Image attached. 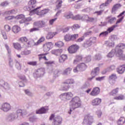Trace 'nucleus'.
I'll list each match as a JSON object with an SVG mask.
<instances>
[{"mask_svg": "<svg viewBox=\"0 0 125 125\" xmlns=\"http://www.w3.org/2000/svg\"><path fill=\"white\" fill-rule=\"evenodd\" d=\"M81 105L82 101H81V99L78 96L74 97L69 102L70 112H72L75 109H77V108L81 107Z\"/></svg>", "mask_w": 125, "mask_h": 125, "instance_id": "nucleus-1", "label": "nucleus"}, {"mask_svg": "<svg viewBox=\"0 0 125 125\" xmlns=\"http://www.w3.org/2000/svg\"><path fill=\"white\" fill-rule=\"evenodd\" d=\"M125 45L124 43L119 44L116 47V56L119 57L121 60H125V54H123L124 51L122 49H125Z\"/></svg>", "mask_w": 125, "mask_h": 125, "instance_id": "nucleus-2", "label": "nucleus"}, {"mask_svg": "<svg viewBox=\"0 0 125 125\" xmlns=\"http://www.w3.org/2000/svg\"><path fill=\"white\" fill-rule=\"evenodd\" d=\"M41 7H38L36 9L32 8L31 10L27 11H30V15H32V13H36V14H37V15H40V16H42V15H44V14H46V13H48V11H49V10H48V9H45L40 11H39V9H40Z\"/></svg>", "mask_w": 125, "mask_h": 125, "instance_id": "nucleus-3", "label": "nucleus"}, {"mask_svg": "<svg viewBox=\"0 0 125 125\" xmlns=\"http://www.w3.org/2000/svg\"><path fill=\"white\" fill-rule=\"evenodd\" d=\"M75 83V81L73 79H68L65 81V82H62V89L61 90H64L67 91L70 88V85H67L65 86V84H74Z\"/></svg>", "mask_w": 125, "mask_h": 125, "instance_id": "nucleus-4", "label": "nucleus"}, {"mask_svg": "<svg viewBox=\"0 0 125 125\" xmlns=\"http://www.w3.org/2000/svg\"><path fill=\"white\" fill-rule=\"evenodd\" d=\"M50 121H53L52 125H60L62 124V118L60 116L55 117V114H51L49 117Z\"/></svg>", "mask_w": 125, "mask_h": 125, "instance_id": "nucleus-5", "label": "nucleus"}, {"mask_svg": "<svg viewBox=\"0 0 125 125\" xmlns=\"http://www.w3.org/2000/svg\"><path fill=\"white\" fill-rule=\"evenodd\" d=\"M94 119L93 117L87 115L84 116V120L83 121V125H90L93 123Z\"/></svg>", "mask_w": 125, "mask_h": 125, "instance_id": "nucleus-6", "label": "nucleus"}, {"mask_svg": "<svg viewBox=\"0 0 125 125\" xmlns=\"http://www.w3.org/2000/svg\"><path fill=\"white\" fill-rule=\"evenodd\" d=\"M36 3L37 0H29L28 2V4H29V6H24L23 9L24 10H32V8H35V7H36L35 4H36Z\"/></svg>", "mask_w": 125, "mask_h": 125, "instance_id": "nucleus-7", "label": "nucleus"}, {"mask_svg": "<svg viewBox=\"0 0 125 125\" xmlns=\"http://www.w3.org/2000/svg\"><path fill=\"white\" fill-rule=\"evenodd\" d=\"M52 47H53V43H52V42H49L45 43L43 45V51L44 52H45V53H47Z\"/></svg>", "mask_w": 125, "mask_h": 125, "instance_id": "nucleus-8", "label": "nucleus"}, {"mask_svg": "<svg viewBox=\"0 0 125 125\" xmlns=\"http://www.w3.org/2000/svg\"><path fill=\"white\" fill-rule=\"evenodd\" d=\"M79 48L80 47L79 45L77 44H73L69 47L68 50L69 53L73 54L74 53H76Z\"/></svg>", "mask_w": 125, "mask_h": 125, "instance_id": "nucleus-9", "label": "nucleus"}, {"mask_svg": "<svg viewBox=\"0 0 125 125\" xmlns=\"http://www.w3.org/2000/svg\"><path fill=\"white\" fill-rule=\"evenodd\" d=\"M118 79V76H117V74H112L109 76L108 78V82L109 83L113 85L116 82V80Z\"/></svg>", "mask_w": 125, "mask_h": 125, "instance_id": "nucleus-10", "label": "nucleus"}, {"mask_svg": "<svg viewBox=\"0 0 125 125\" xmlns=\"http://www.w3.org/2000/svg\"><path fill=\"white\" fill-rule=\"evenodd\" d=\"M34 27H38L39 29L40 28H43L45 27V22L43 21H35L33 23Z\"/></svg>", "mask_w": 125, "mask_h": 125, "instance_id": "nucleus-11", "label": "nucleus"}, {"mask_svg": "<svg viewBox=\"0 0 125 125\" xmlns=\"http://www.w3.org/2000/svg\"><path fill=\"white\" fill-rule=\"evenodd\" d=\"M99 93H100V88L96 87L93 89L90 93V95H91L92 96H97Z\"/></svg>", "mask_w": 125, "mask_h": 125, "instance_id": "nucleus-12", "label": "nucleus"}, {"mask_svg": "<svg viewBox=\"0 0 125 125\" xmlns=\"http://www.w3.org/2000/svg\"><path fill=\"white\" fill-rule=\"evenodd\" d=\"M2 109L4 112H8L11 109V106L9 104L5 103L2 104Z\"/></svg>", "mask_w": 125, "mask_h": 125, "instance_id": "nucleus-13", "label": "nucleus"}, {"mask_svg": "<svg viewBox=\"0 0 125 125\" xmlns=\"http://www.w3.org/2000/svg\"><path fill=\"white\" fill-rule=\"evenodd\" d=\"M102 102V100H101V99L98 98H95L92 100V105H93V106H98V105H100Z\"/></svg>", "mask_w": 125, "mask_h": 125, "instance_id": "nucleus-14", "label": "nucleus"}, {"mask_svg": "<svg viewBox=\"0 0 125 125\" xmlns=\"http://www.w3.org/2000/svg\"><path fill=\"white\" fill-rule=\"evenodd\" d=\"M117 71L118 74H124L125 71V65L119 66L117 69Z\"/></svg>", "mask_w": 125, "mask_h": 125, "instance_id": "nucleus-15", "label": "nucleus"}, {"mask_svg": "<svg viewBox=\"0 0 125 125\" xmlns=\"http://www.w3.org/2000/svg\"><path fill=\"white\" fill-rule=\"evenodd\" d=\"M122 7V4L120 3L115 4L113 5L112 8V13H114L119 9V8H121Z\"/></svg>", "mask_w": 125, "mask_h": 125, "instance_id": "nucleus-16", "label": "nucleus"}, {"mask_svg": "<svg viewBox=\"0 0 125 125\" xmlns=\"http://www.w3.org/2000/svg\"><path fill=\"white\" fill-rule=\"evenodd\" d=\"M62 52H63V50L62 49H54L51 51V53H52V54H54L55 55H59V54H61Z\"/></svg>", "mask_w": 125, "mask_h": 125, "instance_id": "nucleus-17", "label": "nucleus"}, {"mask_svg": "<svg viewBox=\"0 0 125 125\" xmlns=\"http://www.w3.org/2000/svg\"><path fill=\"white\" fill-rule=\"evenodd\" d=\"M58 34V32H49L46 36L47 40H50L53 38V37L56 36Z\"/></svg>", "mask_w": 125, "mask_h": 125, "instance_id": "nucleus-18", "label": "nucleus"}, {"mask_svg": "<svg viewBox=\"0 0 125 125\" xmlns=\"http://www.w3.org/2000/svg\"><path fill=\"white\" fill-rule=\"evenodd\" d=\"M81 65L83 66H80L81 65H78L74 69H73V71L74 72V73H78V72L79 71V69H83V68H84L86 66V65H85V64L84 63H82L81 64Z\"/></svg>", "mask_w": 125, "mask_h": 125, "instance_id": "nucleus-19", "label": "nucleus"}, {"mask_svg": "<svg viewBox=\"0 0 125 125\" xmlns=\"http://www.w3.org/2000/svg\"><path fill=\"white\" fill-rule=\"evenodd\" d=\"M83 60V56L81 55H77L76 59L73 62V64H76L78 62H81Z\"/></svg>", "mask_w": 125, "mask_h": 125, "instance_id": "nucleus-20", "label": "nucleus"}, {"mask_svg": "<svg viewBox=\"0 0 125 125\" xmlns=\"http://www.w3.org/2000/svg\"><path fill=\"white\" fill-rule=\"evenodd\" d=\"M48 110V108L42 107L39 110H36V114H45Z\"/></svg>", "mask_w": 125, "mask_h": 125, "instance_id": "nucleus-21", "label": "nucleus"}, {"mask_svg": "<svg viewBox=\"0 0 125 125\" xmlns=\"http://www.w3.org/2000/svg\"><path fill=\"white\" fill-rule=\"evenodd\" d=\"M63 95L65 96L66 100H70L74 96V94H73L72 92H67L64 93Z\"/></svg>", "mask_w": 125, "mask_h": 125, "instance_id": "nucleus-22", "label": "nucleus"}, {"mask_svg": "<svg viewBox=\"0 0 125 125\" xmlns=\"http://www.w3.org/2000/svg\"><path fill=\"white\" fill-rule=\"evenodd\" d=\"M12 30L14 34H17L18 33H19L20 31H21V28L20 27L17 25H15L12 27Z\"/></svg>", "mask_w": 125, "mask_h": 125, "instance_id": "nucleus-23", "label": "nucleus"}, {"mask_svg": "<svg viewBox=\"0 0 125 125\" xmlns=\"http://www.w3.org/2000/svg\"><path fill=\"white\" fill-rule=\"evenodd\" d=\"M13 45L14 48L17 50H21V49H22L21 44L19 43V42L13 43Z\"/></svg>", "mask_w": 125, "mask_h": 125, "instance_id": "nucleus-24", "label": "nucleus"}, {"mask_svg": "<svg viewBox=\"0 0 125 125\" xmlns=\"http://www.w3.org/2000/svg\"><path fill=\"white\" fill-rule=\"evenodd\" d=\"M24 18H25V16L23 15H20L17 17V19H18V20H20L19 21L20 24H23V23H24Z\"/></svg>", "mask_w": 125, "mask_h": 125, "instance_id": "nucleus-25", "label": "nucleus"}, {"mask_svg": "<svg viewBox=\"0 0 125 125\" xmlns=\"http://www.w3.org/2000/svg\"><path fill=\"white\" fill-rule=\"evenodd\" d=\"M48 54V53H45L44 54H39L38 55L39 57V60H42V59H44V60H45V61H48V59H47V58H46V57L45 56V55H47Z\"/></svg>", "mask_w": 125, "mask_h": 125, "instance_id": "nucleus-26", "label": "nucleus"}, {"mask_svg": "<svg viewBox=\"0 0 125 125\" xmlns=\"http://www.w3.org/2000/svg\"><path fill=\"white\" fill-rule=\"evenodd\" d=\"M100 69H99V67H95L94 69H93L91 72V75L92 76H94L96 77V76H97V73H99Z\"/></svg>", "mask_w": 125, "mask_h": 125, "instance_id": "nucleus-27", "label": "nucleus"}, {"mask_svg": "<svg viewBox=\"0 0 125 125\" xmlns=\"http://www.w3.org/2000/svg\"><path fill=\"white\" fill-rule=\"evenodd\" d=\"M118 93H119V88H116L115 89H113L109 93V95H110L111 96H114V95H116V94Z\"/></svg>", "mask_w": 125, "mask_h": 125, "instance_id": "nucleus-28", "label": "nucleus"}, {"mask_svg": "<svg viewBox=\"0 0 125 125\" xmlns=\"http://www.w3.org/2000/svg\"><path fill=\"white\" fill-rule=\"evenodd\" d=\"M119 25H112V26L108 27L106 30V31L107 32V33L108 34H110V33H112V32H113V31H114V30H115V28H117V27H118Z\"/></svg>", "mask_w": 125, "mask_h": 125, "instance_id": "nucleus-29", "label": "nucleus"}, {"mask_svg": "<svg viewBox=\"0 0 125 125\" xmlns=\"http://www.w3.org/2000/svg\"><path fill=\"white\" fill-rule=\"evenodd\" d=\"M125 123V118L124 117H120L119 120L117 121V124L118 125H123Z\"/></svg>", "mask_w": 125, "mask_h": 125, "instance_id": "nucleus-30", "label": "nucleus"}, {"mask_svg": "<svg viewBox=\"0 0 125 125\" xmlns=\"http://www.w3.org/2000/svg\"><path fill=\"white\" fill-rule=\"evenodd\" d=\"M67 58H68V57L66 55H62L60 57L59 62H60V63H63Z\"/></svg>", "mask_w": 125, "mask_h": 125, "instance_id": "nucleus-31", "label": "nucleus"}, {"mask_svg": "<svg viewBox=\"0 0 125 125\" xmlns=\"http://www.w3.org/2000/svg\"><path fill=\"white\" fill-rule=\"evenodd\" d=\"M106 21H108V23H110V24H113L115 21H116V18H110V17H108L106 18Z\"/></svg>", "mask_w": 125, "mask_h": 125, "instance_id": "nucleus-32", "label": "nucleus"}, {"mask_svg": "<svg viewBox=\"0 0 125 125\" xmlns=\"http://www.w3.org/2000/svg\"><path fill=\"white\" fill-rule=\"evenodd\" d=\"M72 72V68L71 67H68L67 68L65 69L62 74L63 75H69L71 74V72Z\"/></svg>", "mask_w": 125, "mask_h": 125, "instance_id": "nucleus-33", "label": "nucleus"}, {"mask_svg": "<svg viewBox=\"0 0 125 125\" xmlns=\"http://www.w3.org/2000/svg\"><path fill=\"white\" fill-rule=\"evenodd\" d=\"M45 38L44 37H42L39 40L34 43V45H39V44H41L42 42H44Z\"/></svg>", "mask_w": 125, "mask_h": 125, "instance_id": "nucleus-34", "label": "nucleus"}, {"mask_svg": "<svg viewBox=\"0 0 125 125\" xmlns=\"http://www.w3.org/2000/svg\"><path fill=\"white\" fill-rule=\"evenodd\" d=\"M31 53L32 51L30 50L25 49L24 50V51L21 52V54L22 55H29V54H31Z\"/></svg>", "mask_w": 125, "mask_h": 125, "instance_id": "nucleus-35", "label": "nucleus"}, {"mask_svg": "<svg viewBox=\"0 0 125 125\" xmlns=\"http://www.w3.org/2000/svg\"><path fill=\"white\" fill-rule=\"evenodd\" d=\"M55 46L57 47H62V46H64V42L62 41H59L55 43Z\"/></svg>", "mask_w": 125, "mask_h": 125, "instance_id": "nucleus-36", "label": "nucleus"}, {"mask_svg": "<svg viewBox=\"0 0 125 125\" xmlns=\"http://www.w3.org/2000/svg\"><path fill=\"white\" fill-rule=\"evenodd\" d=\"M115 100H124L125 99V96L121 94L114 98Z\"/></svg>", "mask_w": 125, "mask_h": 125, "instance_id": "nucleus-37", "label": "nucleus"}, {"mask_svg": "<svg viewBox=\"0 0 125 125\" xmlns=\"http://www.w3.org/2000/svg\"><path fill=\"white\" fill-rule=\"evenodd\" d=\"M58 4L56 5V9H59L60 8H61V6H62V3H63V1H60L59 0H57L56 1Z\"/></svg>", "mask_w": 125, "mask_h": 125, "instance_id": "nucleus-38", "label": "nucleus"}, {"mask_svg": "<svg viewBox=\"0 0 125 125\" xmlns=\"http://www.w3.org/2000/svg\"><path fill=\"white\" fill-rule=\"evenodd\" d=\"M19 42H28V38L26 37L20 38L19 39Z\"/></svg>", "mask_w": 125, "mask_h": 125, "instance_id": "nucleus-39", "label": "nucleus"}, {"mask_svg": "<svg viewBox=\"0 0 125 125\" xmlns=\"http://www.w3.org/2000/svg\"><path fill=\"white\" fill-rule=\"evenodd\" d=\"M71 41L74 42V41H77V39L79 38V34H74L71 35Z\"/></svg>", "mask_w": 125, "mask_h": 125, "instance_id": "nucleus-40", "label": "nucleus"}, {"mask_svg": "<svg viewBox=\"0 0 125 125\" xmlns=\"http://www.w3.org/2000/svg\"><path fill=\"white\" fill-rule=\"evenodd\" d=\"M64 41H65V42H70V41H72L71 36V35H70V34H66L64 36Z\"/></svg>", "mask_w": 125, "mask_h": 125, "instance_id": "nucleus-41", "label": "nucleus"}, {"mask_svg": "<svg viewBox=\"0 0 125 125\" xmlns=\"http://www.w3.org/2000/svg\"><path fill=\"white\" fill-rule=\"evenodd\" d=\"M0 84L4 87V88H7V87H9L8 84L6 83H5L3 81H1L0 82Z\"/></svg>", "mask_w": 125, "mask_h": 125, "instance_id": "nucleus-42", "label": "nucleus"}, {"mask_svg": "<svg viewBox=\"0 0 125 125\" xmlns=\"http://www.w3.org/2000/svg\"><path fill=\"white\" fill-rule=\"evenodd\" d=\"M72 31H74V30H77L78 29H80V28H81V26H80V25L78 24H75L73 25H72L71 27Z\"/></svg>", "mask_w": 125, "mask_h": 125, "instance_id": "nucleus-43", "label": "nucleus"}, {"mask_svg": "<svg viewBox=\"0 0 125 125\" xmlns=\"http://www.w3.org/2000/svg\"><path fill=\"white\" fill-rule=\"evenodd\" d=\"M113 0H107L105 3L102 4L100 6V8H102V6H107V4H109V3H111Z\"/></svg>", "mask_w": 125, "mask_h": 125, "instance_id": "nucleus-44", "label": "nucleus"}, {"mask_svg": "<svg viewBox=\"0 0 125 125\" xmlns=\"http://www.w3.org/2000/svg\"><path fill=\"white\" fill-rule=\"evenodd\" d=\"M73 20H82V16L77 15L75 16L73 15L72 16Z\"/></svg>", "mask_w": 125, "mask_h": 125, "instance_id": "nucleus-45", "label": "nucleus"}, {"mask_svg": "<svg viewBox=\"0 0 125 125\" xmlns=\"http://www.w3.org/2000/svg\"><path fill=\"white\" fill-rule=\"evenodd\" d=\"M65 18L66 19H70V18H71V19H73V14L70 13L69 14H66L64 15Z\"/></svg>", "mask_w": 125, "mask_h": 125, "instance_id": "nucleus-46", "label": "nucleus"}, {"mask_svg": "<svg viewBox=\"0 0 125 125\" xmlns=\"http://www.w3.org/2000/svg\"><path fill=\"white\" fill-rule=\"evenodd\" d=\"M88 17L89 16L88 15H84L83 17H81V20H83V21H85V22H88Z\"/></svg>", "mask_w": 125, "mask_h": 125, "instance_id": "nucleus-47", "label": "nucleus"}, {"mask_svg": "<svg viewBox=\"0 0 125 125\" xmlns=\"http://www.w3.org/2000/svg\"><path fill=\"white\" fill-rule=\"evenodd\" d=\"M108 31H104L101 33L99 35V37H107V35H108Z\"/></svg>", "mask_w": 125, "mask_h": 125, "instance_id": "nucleus-48", "label": "nucleus"}, {"mask_svg": "<svg viewBox=\"0 0 125 125\" xmlns=\"http://www.w3.org/2000/svg\"><path fill=\"white\" fill-rule=\"evenodd\" d=\"M38 31H40V28L38 27H34V28H31L29 30V32L30 33H33V32H37Z\"/></svg>", "mask_w": 125, "mask_h": 125, "instance_id": "nucleus-49", "label": "nucleus"}, {"mask_svg": "<svg viewBox=\"0 0 125 125\" xmlns=\"http://www.w3.org/2000/svg\"><path fill=\"white\" fill-rule=\"evenodd\" d=\"M114 54H115V52L114 51V50H112L107 55V57H108L109 58H112V57H113V56H114Z\"/></svg>", "mask_w": 125, "mask_h": 125, "instance_id": "nucleus-50", "label": "nucleus"}, {"mask_svg": "<svg viewBox=\"0 0 125 125\" xmlns=\"http://www.w3.org/2000/svg\"><path fill=\"white\" fill-rule=\"evenodd\" d=\"M28 65H30L31 66H37L38 64V62H27Z\"/></svg>", "mask_w": 125, "mask_h": 125, "instance_id": "nucleus-51", "label": "nucleus"}, {"mask_svg": "<svg viewBox=\"0 0 125 125\" xmlns=\"http://www.w3.org/2000/svg\"><path fill=\"white\" fill-rule=\"evenodd\" d=\"M5 47L6 49L7 50L8 54H10L11 53V50L10 49V48H9V46H8L7 44H5Z\"/></svg>", "mask_w": 125, "mask_h": 125, "instance_id": "nucleus-52", "label": "nucleus"}, {"mask_svg": "<svg viewBox=\"0 0 125 125\" xmlns=\"http://www.w3.org/2000/svg\"><path fill=\"white\" fill-rule=\"evenodd\" d=\"M71 27L70 26H66L62 28V32L63 33H66L68 32L70 29Z\"/></svg>", "mask_w": 125, "mask_h": 125, "instance_id": "nucleus-53", "label": "nucleus"}, {"mask_svg": "<svg viewBox=\"0 0 125 125\" xmlns=\"http://www.w3.org/2000/svg\"><path fill=\"white\" fill-rule=\"evenodd\" d=\"M44 64L45 65H46V66H49V65H52V64H54V61L45 62Z\"/></svg>", "mask_w": 125, "mask_h": 125, "instance_id": "nucleus-54", "label": "nucleus"}, {"mask_svg": "<svg viewBox=\"0 0 125 125\" xmlns=\"http://www.w3.org/2000/svg\"><path fill=\"white\" fill-rule=\"evenodd\" d=\"M4 29H5V31H6V32H9V31H10V30H11V27H10V26H9V25L6 24V25H5V26H4Z\"/></svg>", "mask_w": 125, "mask_h": 125, "instance_id": "nucleus-55", "label": "nucleus"}, {"mask_svg": "<svg viewBox=\"0 0 125 125\" xmlns=\"http://www.w3.org/2000/svg\"><path fill=\"white\" fill-rule=\"evenodd\" d=\"M84 40V36H83L82 37L79 38L77 40H76V42H82Z\"/></svg>", "mask_w": 125, "mask_h": 125, "instance_id": "nucleus-56", "label": "nucleus"}, {"mask_svg": "<svg viewBox=\"0 0 125 125\" xmlns=\"http://www.w3.org/2000/svg\"><path fill=\"white\" fill-rule=\"evenodd\" d=\"M104 11V10H101L100 11H96V12H94V13L95 14H97L98 16H99L100 15H102V13H103Z\"/></svg>", "mask_w": 125, "mask_h": 125, "instance_id": "nucleus-57", "label": "nucleus"}, {"mask_svg": "<svg viewBox=\"0 0 125 125\" xmlns=\"http://www.w3.org/2000/svg\"><path fill=\"white\" fill-rule=\"evenodd\" d=\"M24 92L25 94H27V95H28V96H32V93L30 92L29 89L24 90Z\"/></svg>", "mask_w": 125, "mask_h": 125, "instance_id": "nucleus-58", "label": "nucleus"}, {"mask_svg": "<svg viewBox=\"0 0 125 125\" xmlns=\"http://www.w3.org/2000/svg\"><path fill=\"white\" fill-rule=\"evenodd\" d=\"M124 20V17H122L120 19H118L115 25H118L119 23H121L122 21Z\"/></svg>", "mask_w": 125, "mask_h": 125, "instance_id": "nucleus-59", "label": "nucleus"}, {"mask_svg": "<svg viewBox=\"0 0 125 125\" xmlns=\"http://www.w3.org/2000/svg\"><path fill=\"white\" fill-rule=\"evenodd\" d=\"M105 77L103 76L102 77H97L96 78V81H98V82H102V81H103L104 80V78Z\"/></svg>", "mask_w": 125, "mask_h": 125, "instance_id": "nucleus-60", "label": "nucleus"}, {"mask_svg": "<svg viewBox=\"0 0 125 125\" xmlns=\"http://www.w3.org/2000/svg\"><path fill=\"white\" fill-rule=\"evenodd\" d=\"M57 20V18H55L49 21V24L50 25H53V23H54L55 21Z\"/></svg>", "mask_w": 125, "mask_h": 125, "instance_id": "nucleus-61", "label": "nucleus"}, {"mask_svg": "<svg viewBox=\"0 0 125 125\" xmlns=\"http://www.w3.org/2000/svg\"><path fill=\"white\" fill-rule=\"evenodd\" d=\"M97 115L98 118H101V116H102V112L100 110H98L97 111Z\"/></svg>", "mask_w": 125, "mask_h": 125, "instance_id": "nucleus-62", "label": "nucleus"}, {"mask_svg": "<svg viewBox=\"0 0 125 125\" xmlns=\"http://www.w3.org/2000/svg\"><path fill=\"white\" fill-rule=\"evenodd\" d=\"M86 62H90L91 61V57L90 56H87L85 57Z\"/></svg>", "mask_w": 125, "mask_h": 125, "instance_id": "nucleus-63", "label": "nucleus"}, {"mask_svg": "<svg viewBox=\"0 0 125 125\" xmlns=\"http://www.w3.org/2000/svg\"><path fill=\"white\" fill-rule=\"evenodd\" d=\"M94 21V18H90L88 17V22H93Z\"/></svg>", "mask_w": 125, "mask_h": 125, "instance_id": "nucleus-64", "label": "nucleus"}]
</instances>
